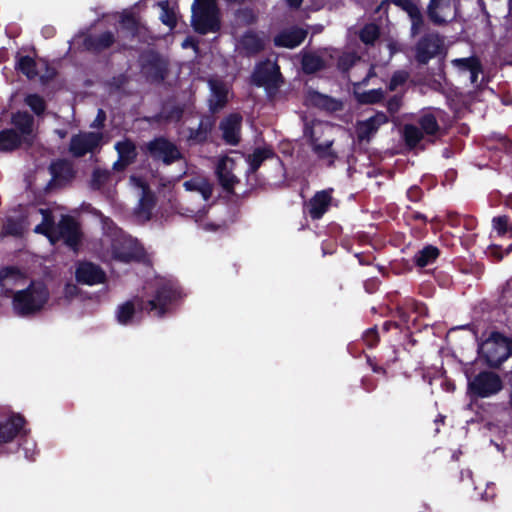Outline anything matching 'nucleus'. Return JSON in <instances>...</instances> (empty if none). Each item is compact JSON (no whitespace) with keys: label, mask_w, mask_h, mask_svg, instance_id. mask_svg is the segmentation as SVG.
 Listing matches in <instances>:
<instances>
[{"label":"nucleus","mask_w":512,"mask_h":512,"mask_svg":"<svg viewBox=\"0 0 512 512\" xmlns=\"http://www.w3.org/2000/svg\"><path fill=\"white\" fill-rule=\"evenodd\" d=\"M240 44L248 56L257 55L265 48L263 40L252 31L246 32L242 36Z\"/></svg>","instance_id":"obj_31"},{"label":"nucleus","mask_w":512,"mask_h":512,"mask_svg":"<svg viewBox=\"0 0 512 512\" xmlns=\"http://www.w3.org/2000/svg\"><path fill=\"white\" fill-rule=\"evenodd\" d=\"M75 279L79 284L94 286L105 283L107 276L98 264L90 261H81L76 267Z\"/></svg>","instance_id":"obj_17"},{"label":"nucleus","mask_w":512,"mask_h":512,"mask_svg":"<svg viewBox=\"0 0 512 512\" xmlns=\"http://www.w3.org/2000/svg\"><path fill=\"white\" fill-rule=\"evenodd\" d=\"M406 196L411 202L417 203L422 200L424 192L421 187L413 185L407 190Z\"/></svg>","instance_id":"obj_59"},{"label":"nucleus","mask_w":512,"mask_h":512,"mask_svg":"<svg viewBox=\"0 0 512 512\" xmlns=\"http://www.w3.org/2000/svg\"><path fill=\"white\" fill-rule=\"evenodd\" d=\"M215 124L216 118L213 115L203 116L196 129L189 128L188 140L195 144H204L207 142Z\"/></svg>","instance_id":"obj_25"},{"label":"nucleus","mask_w":512,"mask_h":512,"mask_svg":"<svg viewBox=\"0 0 512 512\" xmlns=\"http://www.w3.org/2000/svg\"><path fill=\"white\" fill-rule=\"evenodd\" d=\"M180 286L173 281H162L157 284L150 300H137V306L141 311H146L155 317H164L172 307L181 299Z\"/></svg>","instance_id":"obj_1"},{"label":"nucleus","mask_w":512,"mask_h":512,"mask_svg":"<svg viewBox=\"0 0 512 512\" xmlns=\"http://www.w3.org/2000/svg\"><path fill=\"white\" fill-rule=\"evenodd\" d=\"M105 121H106V113L103 109H99L97 112L96 118L93 121V123L90 125V127L102 129L105 125Z\"/></svg>","instance_id":"obj_61"},{"label":"nucleus","mask_w":512,"mask_h":512,"mask_svg":"<svg viewBox=\"0 0 512 512\" xmlns=\"http://www.w3.org/2000/svg\"><path fill=\"white\" fill-rule=\"evenodd\" d=\"M15 62V70L22 75L26 76L29 80H34L39 75L38 65L39 61L29 56V55H21L17 52Z\"/></svg>","instance_id":"obj_29"},{"label":"nucleus","mask_w":512,"mask_h":512,"mask_svg":"<svg viewBox=\"0 0 512 512\" xmlns=\"http://www.w3.org/2000/svg\"><path fill=\"white\" fill-rule=\"evenodd\" d=\"M11 124L13 129L21 135L26 142V149L30 148L35 136L33 134L34 118L27 111H17L11 116Z\"/></svg>","instance_id":"obj_21"},{"label":"nucleus","mask_w":512,"mask_h":512,"mask_svg":"<svg viewBox=\"0 0 512 512\" xmlns=\"http://www.w3.org/2000/svg\"><path fill=\"white\" fill-rule=\"evenodd\" d=\"M191 26L200 35L217 33L221 29V11L216 0H194Z\"/></svg>","instance_id":"obj_4"},{"label":"nucleus","mask_w":512,"mask_h":512,"mask_svg":"<svg viewBox=\"0 0 512 512\" xmlns=\"http://www.w3.org/2000/svg\"><path fill=\"white\" fill-rule=\"evenodd\" d=\"M184 114V109L180 105L163 107L162 111L154 116L156 122H179Z\"/></svg>","instance_id":"obj_36"},{"label":"nucleus","mask_w":512,"mask_h":512,"mask_svg":"<svg viewBox=\"0 0 512 512\" xmlns=\"http://www.w3.org/2000/svg\"><path fill=\"white\" fill-rule=\"evenodd\" d=\"M20 147L26 149V142L16 130L6 128L0 131V151L12 152Z\"/></svg>","instance_id":"obj_26"},{"label":"nucleus","mask_w":512,"mask_h":512,"mask_svg":"<svg viewBox=\"0 0 512 512\" xmlns=\"http://www.w3.org/2000/svg\"><path fill=\"white\" fill-rule=\"evenodd\" d=\"M301 65L303 72L307 75H311L323 70L325 68V61L316 54L307 53L303 55Z\"/></svg>","instance_id":"obj_33"},{"label":"nucleus","mask_w":512,"mask_h":512,"mask_svg":"<svg viewBox=\"0 0 512 512\" xmlns=\"http://www.w3.org/2000/svg\"><path fill=\"white\" fill-rule=\"evenodd\" d=\"M24 102L37 116L42 115L46 110V102L39 94H28Z\"/></svg>","instance_id":"obj_43"},{"label":"nucleus","mask_w":512,"mask_h":512,"mask_svg":"<svg viewBox=\"0 0 512 512\" xmlns=\"http://www.w3.org/2000/svg\"><path fill=\"white\" fill-rule=\"evenodd\" d=\"M332 142L318 143L313 145V151L320 159L330 158L332 161L337 157L336 153L331 150Z\"/></svg>","instance_id":"obj_48"},{"label":"nucleus","mask_w":512,"mask_h":512,"mask_svg":"<svg viewBox=\"0 0 512 512\" xmlns=\"http://www.w3.org/2000/svg\"><path fill=\"white\" fill-rule=\"evenodd\" d=\"M146 153L155 160L171 165L182 158L177 145L163 136L155 137L146 144Z\"/></svg>","instance_id":"obj_11"},{"label":"nucleus","mask_w":512,"mask_h":512,"mask_svg":"<svg viewBox=\"0 0 512 512\" xmlns=\"http://www.w3.org/2000/svg\"><path fill=\"white\" fill-rule=\"evenodd\" d=\"M424 138V134L419 127L413 124H406L403 129V139L409 149H415Z\"/></svg>","instance_id":"obj_35"},{"label":"nucleus","mask_w":512,"mask_h":512,"mask_svg":"<svg viewBox=\"0 0 512 512\" xmlns=\"http://www.w3.org/2000/svg\"><path fill=\"white\" fill-rule=\"evenodd\" d=\"M141 68L151 83H162L169 72V63L160 53L149 50L141 56Z\"/></svg>","instance_id":"obj_10"},{"label":"nucleus","mask_w":512,"mask_h":512,"mask_svg":"<svg viewBox=\"0 0 512 512\" xmlns=\"http://www.w3.org/2000/svg\"><path fill=\"white\" fill-rule=\"evenodd\" d=\"M82 231L79 223L70 215H62L57 223V229L53 237V243L56 244L63 240L64 244L72 251L78 252L82 241Z\"/></svg>","instance_id":"obj_9"},{"label":"nucleus","mask_w":512,"mask_h":512,"mask_svg":"<svg viewBox=\"0 0 512 512\" xmlns=\"http://www.w3.org/2000/svg\"><path fill=\"white\" fill-rule=\"evenodd\" d=\"M389 117L382 111L376 112L373 116L360 122L357 127L359 141H369L378 129L388 123Z\"/></svg>","instance_id":"obj_24"},{"label":"nucleus","mask_w":512,"mask_h":512,"mask_svg":"<svg viewBox=\"0 0 512 512\" xmlns=\"http://www.w3.org/2000/svg\"><path fill=\"white\" fill-rule=\"evenodd\" d=\"M158 5L161 8V22L170 29H174L177 25V18L174 10L169 6V2L167 0L160 1Z\"/></svg>","instance_id":"obj_42"},{"label":"nucleus","mask_w":512,"mask_h":512,"mask_svg":"<svg viewBox=\"0 0 512 512\" xmlns=\"http://www.w3.org/2000/svg\"><path fill=\"white\" fill-rule=\"evenodd\" d=\"M305 104L319 110L335 113L343 109L341 100L327 94L320 93L317 90L309 89L305 95Z\"/></svg>","instance_id":"obj_19"},{"label":"nucleus","mask_w":512,"mask_h":512,"mask_svg":"<svg viewBox=\"0 0 512 512\" xmlns=\"http://www.w3.org/2000/svg\"><path fill=\"white\" fill-rule=\"evenodd\" d=\"M118 40L112 31H104L100 34H90L83 40V47L85 50L99 54L111 48Z\"/></svg>","instance_id":"obj_23"},{"label":"nucleus","mask_w":512,"mask_h":512,"mask_svg":"<svg viewBox=\"0 0 512 512\" xmlns=\"http://www.w3.org/2000/svg\"><path fill=\"white\" fill-rule=\"evenodd\" d=\"M504 387L499 374L491 370H482L473 377H468L467 395L471 401L497 395Z\"/></svg>","instance_id":"obj_5"},{"label":"nucleus","mask_w":512,"mask_h":512,"mask_svg":"<svg viewBox=\"0 0 512 512\" xmlns=\"http://www.w3.org/2000/svg\"><path fill=\"white\" fill-rule=\"evenodd\" d=\"M235 16L237 19L242 20L247 25L254 24L257 20V17L252 8L244 7L240 8L235 12Z\"/></svg>","instance_id":"obj_53"},{"label":"nucleus","mask_w":512,"mask_h":512,"mask_svg":"<svg viewBox=\"0 0 512 512\" xmlns=\"http://www.w3.org/2000/svg\"><path fill=\"white\" fill-rule=\"evenodd\" d=\"M113 259L123 263L140 261L144 256V249L131 237H116L111 243Z\"/></svg>","instance_id":"obj_12"},{"label":"nucleus","mask_w":512,"mask_h":512,"mask_svg":"<svg viewBox=\"0 0 512 512\" xmlns=\"http://www.w3.org/2000/svg\"><path fill=\"white\" fill-rule=\"evenodd\" d=\"M118 31V51H125L130 48L129 43L135 41L140 34L141 24L133 13H126L121 16Z\"/></svg>","instance_id":"obj_16"},{"label":"nucleus","mask_w":512,"mask_h":512,"mask_svg":"<svg viewBox=\"0 0 512 512\" xmlns=\"http://www.w3.org/2000/svg\"><path fill=\"white\" fill-rule=\"evenodd\" d=\"M406 213L408 214V216L411 220L421 221L424 225H426V223L428 222V218L425 214L412 209V207H410V206H407Z\"/></svg>","instance_id":"obj_60"},{"label":"nucleus","mask_w":512,"mask_h":512,"mask_svg":"<svg viewBox=\"0 0 512 512\" xmlns=\"http://www.w3.org/2000/svg\"><path fill=\"white\" fill-rule=\"evenodd\" d=\"M23 278V273L16 266H6L0 270V286L6 292H11L7 289V286L14 285Z\"/></svg>","instance_id":"obj_32"},{"label":"nucleus","mask_w":512,"mask_h":512,"mask_svg":"<svg viewBox=\"0 0 512 512\" xmlns=\"http://www.w3.org/2000/svg\"><path fill=\"white\" fill-rule=\"evenodd\" d=\"M453 66L457 67L460 71L469 73L480 66L482 63L477 56H470L466 58H457L452 60Z\"/></svg>","instance_id":"obj_44"},{"label":"nucleus","mask_w":512,"mask_h":512,"mask_svg":"<svg viewBox=\"0 0 512 512\" xmlns=\"http://www.w3.org/2000/svg\"><path fill=\"white\" fill-rule=\"evenodd\" d=\"M140 203H141L142 209L145 210V211H148V212H150L153 209L154 205H155V201H154L152 196H150V197H146V196L143 197L141 199Z\"/></svg>","instance_id":"obj_64"},{"label":"nucleus","mask_w":512,"mask_h":512,"mask_svg":"<svg viewBox=\"0 0 512 512\" xmlns=\"http://www.w3.org/2000/svg\"><path fill=\"white\" fill-rule=\"evenodd\" d=\"M409 74L408 72L404 70H397L395 71L388 83V90L389 91H395L399 86L404 85L406 81L408 80Z\"/></svg>","instance_id":"obj_50"},{"label":"nucleus","mask_w":512,"mask_h":512,"mask_svg":"<svg viewBox=\"0 0 512 512\" xmlns=\"http://www.w3.org/2000/svg\"><path fill=\"white\" fill-rule=\"evenodd\" d=\"M380 37V28L374 23L364 25L360 30L359 38L365 45H374Z\"/></svg>","instance_id":"obj_40"},{"label":"nucleus","mask_w":512,"mask_h":512,"mask_svg":"<svg viewBox=\"0 0 512 512\" xmlns=\"http://www.w3.org/2000/svg\"><path fill=\"white\" fill-rule=\"evenodd\" d=\"M441 251L438 247L426 244L422 249L418 250L413 256V263L418 268H425L434 264L440 257Z\"/></svg>","instance_id":"obj_27"},{"label":"nucleus","mask_w":512,"mask_h":512,"mask_svg":"<svg viewBox=\"0 0 512 512\" xmlns=\"http://www.w3.org/2000/svg\"><path fill=\"white\" fill-rule=\"evenodd\" d=\"M493 228L497 231L499 235H505L508 231L511 230L509 226V217L506 215H501L494 217L492 220Z\"/></svg>","instance_id":"obj_52"},{"label":"nucleus","mask_w":512,"mask_h":512,"mask_svg":"<svg viewBox=\"0 0 512 512\" xmlns=\"http://www.w3.org/2000/svg\"><path fill=\"white\" fill-rule=\"evenodd\" d=\"M49 290L43 281H31L27 288L13 296V308L19 316L33 315L43 309L49 300Z\"/></svg>","instance_id":"obj_3"},{"label":"nucleus","mask_w":512,"mask_h":512,"mask_svg":"<svg viewBox=\"0 0 512 512\" xmlns=\"http://www.w3.org/2000/svg\"><path fill=\"white\" fill-rule=\"evenodd\" d=\"M363 341L369 348L375 347L379 342V334L376 327L369 328L363 334Z\"/></svg>","instance_id":"obj_55"},{"label":"nucleus","mask_w":512,"mask_h":512,"mask_svg":"<svg viewBox=\"0 0 512 512\" xmlns=\"http://www.w3.org/2000/svg\"><path fill=\"white\" fill-rule=\"evenodd\" d=\"M308 31L298 26L283 29L273 38L276 47L294 49L306 39Z\"/></svg>","instance_id":"obj_22"},{"label":"nucleus","mask_w":512,"mask_h":512,"mask_svg":"<svg viewBox=\"0 0 512 512\" xmlns=\"http://www.w3.org/2000/svg\"><path fill=\"white\" fill-rule=\"evenodd\" d=\"M103 134L101 132H79L70 138L68 152L73 158H82L88 153L95 154L101 150Z\"/></svg>","instance_id":"obj_8"},{"label":"nucleus","mask_w":512,"mask_h":512,"mask_svg":"<svg viewBox=\"0 0 512 512\" xmlns=\"http://www.w3.org/2000/svg\"><path fill=\"white\" fill-rule=\"evenodd\" d=\"M356 56L354 54H344L339 57L337 67L342 72H348L355 64Z\"/></svg>","instance_id":"obj_54"},{"label":"nucleus","mask_w":512,"mask_h":512,"mask_svg":"<svg viewBox=\"0 0 512 512\" xmlns=\"http://www.w3.org/2000/svg\"><path fill=\"white\" fill-rule=\"evenodd\" d=\"M80 294V289L76 284L66 283L63 288V296L67 301H71L74 298L78 297Z\"/></svg>","instance_id":"obj_57"},{"label":"nucleus","mask_w":512,"mask_h":512,"mask_svg":"<svg viewBox=\"0 0 512 512\" xmlns=\"http://www.w3.org/2000/svg\"><path fill=\"white\" fill-rule=\"evenodd\" d=\"M411 20V35L416 36L418 35L423 26H424V18L421 12L410 18Z\"/></svg>","instance_id":"obj_56"},{"label":"nucleus","mask_w":512,"mask_h":512,"mask_svg":"<svg viewBox=\"0 0 512 512\" xmlns=\"http://www.w3.org/2000/svg\"><path fill=\"white\" fill-rule=\"evenodd\" d=\"M489 251H490V255L496 261H501L503 259V257L506 256L505 250L503 251L502 247L498 246V245H491L489 247Z\"/></svg>","instance_id":"obj_62"},{"label":"nucleus","mask_w":512,"mask_h":512,"mask_svg":"<svg viewBox=\"0 0 512 512\" xmlns=\"http://www.w3.org/2000/svg\"><path fill=\"white\" fill-rule=\"evenodd\" d=\"M444 48V39L438 32L422 35L413 47L414 59L418 65H427L437 57Z\"/></svg>","instance_id":"obj_7"},{"label":"nucleus","mask_w":512,"mask_h":512,"mask_svg":"<svg viewBox=\"0 0 512 512\" xmlns=\"http://www.w3.org/2000/svg\"><path fill=\"white\" fill-rule=\"evenodd\" d=\"M212 93L216 98L215 108H222L227 103V90L221 83L212 84Z\"/></svg>","instance_id":"obj_49"},{"label":"nucleus","mask_w":512,"mask_h":512,"mask_svg":"<svg viewBox=\"0 0 512 512\" xmlns=\"http://www.w3.org/2000/svg\"><path fill=\"white\" fill-rule=\"evenodd\" d=\"M442 0H430L427 7V15L430 21L437 26H443L447 24V21L439 15L438 9L441 6Z\"/></svg>","instance_id":"obj_45"},{"label":"nucleus","mask_w":512,"mask_h":512,"mask_svg":"<svg viewBox=\"0 0 512 512\" xmlns=\"http://www.w3.org/2000/svg\"><path fill=\"white\" fill-rule=\"evenodd\" d=\"M512 356V338L500 331H491L489 336L478 344V358L490 369H498Z\"/></svg>","instance_id":"obj_2"},{"label":"nucleus","mask_w":512,"mask_h":512,"mask_svg":"<svg viewBox=\"0 0 512 512\" xmlns=\"http://www.w3.org/2000/svg\"><path fill=\"white\" fill-rule=\"evenodd\" d=\"M274 157H277V155L271 147L256 148L247 158L249 163L248 172L256 173L265 160Z\"/></svg>","instance_id":"obj_30"},{"label":"nucleus","mask_w":512,"mask_h":512,"mask_svg":"<svg viewBox=\"0 0 512 512\" xmlns=\"http://www.w3.org/2000/svg\"><path fill=\"white\" fill-rule=\"evenodd\" d=\"M234 160L228 156L222 157L217 165L215 174L223 190L228 194H234L235 184L239 179L233 173Z\"/></svg>","instance_id":"obj_20"},{"label":"nucleus","mask_w":512,"mask_h":512,"mask_svg":"<svg viewBox=\"0 0 512 512\" xmlns=\"http://www.w3.org/2000/svg\"><path fill=\"white\" fill-rule=\"evenodd\" d=\"M22 231H23V228H22L21 221L16 218H13V217L7 218V220L5 221V223L3 225V233L5 235L17 237V236L22 235Z\"/></svg>","instance_id":"obj_47"},{"label":"nucleus","mask_w":512,"mask_h":512,"mask_svg":"<svg viewBox=\"0 0 512 512\" xmlns=\"http://www.w3.org/2000/svg\"><path fill=\"white\" fill-rule=\"evenodd\" d=\"M393 3L401 8L403 11H405L409 18H412L416 14H418L420 11V8L413 0H394Z\"/></svg>","instance_id":"obj_51"},{"label":"nucleus","mask_w":512,"mask_h":512,"mask_svg":"<svg viewBox=\"0 0 512 512\" xmlns=\"http://www.w3.org/2000/svg\"><path fill=\"white\" fill-rule=\"evenodd\" d=\"M25 418L12 413L4 421H0V455L7 453V445L12 443L24 430Z\"/></svg>","instance_id":"obj_13"},{"label":"nucleus","mask_w":512,"mask_h":512,"mask_svg":"<svg viewBox=\"0 0 512 512\" xmlns=\"http://www.w3.org/2000/svg\"><path fill=\"white\" fill-rule=\"evenodd\" d=\"M40 71H43L40 76V81L42 84H47L54 80L57 76V70L53 67L48 60L39 59Z\"/></svg>","instance_id":"obj_46"},{"label":"nucleus","mask_w":512,"mask_h":512,"mask_svg":"<svg viewBox=\"0 0 512 512\" xmlns=\"http://www.w3.org/2000/svg\"><path fill=\"white\" fill-rule=\"evenodd\" d=\"M251 82L256 87H264L268 96L277 93L283 84V76L276 62L269 60L259 62L251 75Z\"/></svg>","instance_id":"obj_6"},{"label":"nucleus","mask_w":512,"mask_h":512,"mask_svg":"<svg viewBox=\"0 0 512 512\" xmlns=\"http://www.w3.org/2000/svg\"><path fill=\"white\" fill-rule=\"evenodd\" d=\"M111 178V172L107 169L96 167L93 169L89 187L93 191H100Z\"/></svg>","instance_id":"obj_38"},{"label":"nucleus","mask_w":512,"mask_h":512,"mask_svg":"<svg viewBox=\"0 0 512 512\" xmlns=\"http://www.w3.org/2000/svg\"><path fill=\"white\" fill-rule=\"evenodd\" d=\"M354 95L356 101L361 105L380 103L384 99V92L381 88L355 92Z\"/></svg>","instance_id":"obj_39"},{"label":"nucleus","mask_w":512,"mask_h":512,"mask_svg":"<svg viewBox=\"0 0 512 512\" xmlns=\"http://www.w3.org/2000/svg\"><path fill=\"white\" fill-rule=\"evenodd\" d=\"M419 129L427 136H436L440 131V125L437 118L432 113H424L417 121Z\"/></svg>","instance_id":"obj_34"},{"label":"nucleus","mask_w":512,"mask_h":512,"mask_svg":"<svg viewBox=\"0 0 512 512\" xmlns=\"http://www.w3.org/2000/svg\"><path fill=\"white\" fill-rule=\"evenodd\" d=\"M40 214L42 215V221L40 224L36 225L34 228V232L37 234L44 235L48 238L50 243H53V237L55 235L57 224H55V219L52 211L48 208H40Z\"/></svg>","instance_id":"obj_28"},{"label":"nucleus","mask_w":512,"mask_h":512,"mask_svg":"<svg viewBox=\"0 0 512 512\" xmlns=\"http://www.w3.org/2000/svg\"><path fill=\"white\" fill-rule=\"evenodd\" d=\"M135 304L133 301H126L121 304L116 312L117 321L122 325H128L131 323L135 315Z\"/></svg>","instance_id":"obj_41"},{"label":"nucleus","mask_w":512,"mask_h":512,"mask_svg":"<svg viewBox=\"0 0 512 512\" xmlns=\"http://www.w3.org/2000/svg\"><path fill=\"white\" fill-rule=\"evenodd\" d=\"M242 120L243 118L239 113H230L221 120L219 129L226 144L237 146L240 143Z\"/></svg>","instance_id":"obj_18"},{"label":"nucleus","mask_w":512,"mask_h":512,"mask_svg":"<svg viewBox=\"0 0 512 512\" xmlns=\"http://www.w3.org/2000/svg\"><path fill=\"white\" fill-rule=\"evenodd\" d=\"M115 149L121 159L128 160L134 163L137 158V151L135 143L130 139L119 141L115 144Z\"/></svg>","instance_id":"obj_37"},{"label":"nucleus","mask_w":512,"mask_h":512,"mask_svg":"<svg viewBox=\"0 0 512 512\" xmlns=\"http://www.w3.org/2000/svg\"><path fill=\"white\" fill-rule=\"evenodd\" d=\"M402 105V96L400 95H393L390 97L387 101L386 107L388 112L393 115L397 113Z\"/></svg>","instance_id":"obj_58"},{"label":"nucleus","mask_w":512,"mask_h":512,"mask_svg":"<svg viewBox=\"0 0 512 512\" xmlns=\"http://www.w3.org/2000/svg\"><path fill=\"white\" fill-rule=\"evenodd\" d=\"M332 194V188L317 191L309 201L304 203L303 212L313 221L322 219L332 205Z\"/></svg>","instance_id":"obj_15"},{"label":"nucleus","mask_w":512,"mask_h":512,"mask_svg":"<svg viewBox=\"0 0 512 512\" xmlns=\"http://www.w3.org/2000/svg\"><path fill=\"white\" fill-rule=\"evenodd\" d=\"M378 284L379 282L377 279H368L364 282V288L366 292L373 294L377 291Z\"/></svg>","instance_id":"obj_63"},{"label":"nucleus","mask_w":512,"mask_h":512,"mask_svg":"<svg viewBox=\"0 0 512 512\" xmlns=\"http://www.w3.org/2000/svg\"><path fill=\"white\" fill-rule=\"evenodd\" d=\"M48 170L52 177L49 186L56 187H66L70 185L77 174L73 162L66 158H59L52 161Z\"/></svg>","instance_id":"obj_14"}]
</instances>
